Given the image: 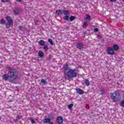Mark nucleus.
<instances>
[{
	"label": "nucleus",
	"instance_id": "17",
	"mask_svg": "<svg viewBox=\"0 0 124 124\" xmlns=\"http://www.w3.org/2000/svg\"><path fill=\"white\" fill-rule=\"evenodd\" d=\"M87 26H88V23H87V22H85L83 23V28L84 29H86Z\"/></svg>",
	"mask_w": 124,
	"mask_h": 124
},
{
	"label": "nucleus",
	"instance_id": "32",
	"mask_svg": "<svg viewBox=\"0 0 124 124\" xmlns=\"http://www.w3.org/2000/svg\"><path fill=\"white\" fill-rule=\"evenodd\" d=\"M2 2H7V0H1Z\"/></svg>",
	"mask_w": 124,
	"mask_h": 124
},
{
	"label": "nucleus",
	"instance_id": "20",
	"mask_svg": "<svg viewBox=\"0 0 124 124\" xmlns=\"http://www.w3.org/2000/svg\"><path fill=\"white\" fill-rule=\"evenodd\" d=\"M44 49L46 51H48V50L49 49V48L48 47V46L47 45L44 46Z\"/></svg>",
	"mask_w": 124,
	"mask_h": 124
},
{
	"label": "nucleus",
	"instance_id": "8",
	"mask_svg": "<svg viewBox=\"0 0 124 124\" xmlns=\"http://www.w3.org/2000/svg\"><path fill=\"white\" fill-rule=\"evenodd\" d=\"M112 49L114 51H118V50H119V46H118L117 45H113L112 46Z\"/></svg>",
	"mask_w": 124,
	"mask_h": 124
},
{
	"label": "nucleus",
	"instance_id": "5",
	"mask_svg": "<svg viewBox=\"0 0 124 124\" xmlns=\"http://www.w3.org/2000/svg\"><path fill=\"white\" fill-rule=\"evenodd\" d=\"M6 19L8 24H9L10 25H12V26L13 25V19L11 18V17L7 16L6 17Z\"/></svg>",
	"mask_w": 124,
	"mask_h": 124
},
{
	"label": "nucleus",
	"instance_id": "19",
	"mask_svg": "<svg viewBox=\"0 0 124 124\" xmlns=\"http://www.w3.org/2000/svg\"><path fill=\"white\" fill-rule=\"evenodd\" d=\"M14 12L15 13V14H19V10H18L17 9L14 10Z\"/></svg>",
	"mask_w": 124,
	"mask_h": 124
},
{
	"label": "nucleus",
	"instance_id": "21",
	"mask_svg": "<svg viewBox=\"0 0 124 124\" xmlns=\"http://www.w3.org/2000/svg\"><path fill=\"white\" fill-rule=\"evenodd\" d=\"M86 19L89 20V21L91 20V16H90L89 15H87L86 16Z\"/></svg>",
	"mask_w": 124,
	"mask_h": 124
},
{
	"label": "nucleus",
	"instance_id": "23",
	"mask_svg": "<svg viewBox=\"0 0 124 124\" xmlns=\"http://www.w3.org/2000/svg\"><path fill=\"white\" fill-rule=\"evenodd\" d=\"M68 107L69 109L72 108V107H73V104H70V105H68Z\"/></svg>",
	"mask_w": 124,
	"mask_h": 124
},
{
	"label": "nucleus",
	"instance_id": "26",
	"mask_svg": "<svg viewBox=\"0 0 124 124\" xmlns=\"http://www.w3.org/2000/svg\"><path fill=\"white\" fill-rule=\"evenodd\" d=\"M41 83H43V84H46V80L44 79H42L41 81Z\"/></svg>",
	"mask_w": 124,
	"mask_h": 124
},
{
	"label": "nucleus",
	"instance_id": "35",
	"mask_svg": "<svg viewBox=\"0 0 124 124\" xmlns=\"http://www.w3.org/2000/svg\"><path fill=\"white\" fill-rule=\"evenodd\" d=\"M34 23H37V20H34Z\"/></svg>",
	"mask_w": 124,
	"mask_h": 124
},
{
	"label": "nucleus",
	"instance_id": "25",
	"mask_svg": "<svg viewBox=\"0 0 124 124\" xmlns=\"http://www.w3.org/2000/svg\"><path fill=\"white\" fill-rule=\"evenodd\" d=\"M63 19L64 20H68V19H69V17L68 16H65L63 17Z\"/></svg>",
	"mask_w": 124,
	"mask_h": 124
},
{
	"label": "nucleus",
	"instance_id": "28",
	"mask_svg": "<svg viewBox=\"0 0 124 124\" xmlns=\"http://www.w3.org/2000/svg\"><path fill=\"white\" fill-rule=\"evenodd\" d=\"M18 29L20 31H23V26H19Z\"/></svg>",
	"mask_w": 124,
	"mask_h": 124
},
{
	"label": "nucleus",
	"instance_id": "15",
	"mask_svg": "<svg viewBox=\"0 0 124 124\" xmlns=\"http://www.w3.org/2000/svg\"><path fill=\"white\" fill-rule=\"evenodd\" d=\"M63 13L64 15H69V11H68L64 10L63 11Z\"/></svg>",
	"mask_w": 124,
	"mask_h": 124
},
{
	"label": "nucleus",
	"instance_id": "14",
	"mask_svg": "<svg viewBox=\"0 0 124 124\" xmlns=\"http://www.w3.org/2000/svg\"><path fill=\"white\" fill-rule=\"evenodd\" d=\"M77 48H78V49H81V48H83V45L81 43L78 44L77 45Z\"/></svg>",
	"mask_w": 124,
	"mask_h": 124
},
{
	"label": "nucleus",
	"instance_id": "7",
	"mask_svg": "<svg viewBox=\"0 0 124 124\" xmlns=\"http://www.w3.org/2000/svg\"><path fill=\"white\" fill-rule=\"evenodd\" d=\"M77 93H79V94H83L84 93V92L83 90H81L80 89H77L76 90Z\"/></svg>",
	"mask_w": 124,
	"mask_h": 124
},
{
	"label": "nucleus",
	"instance_id": "16",
	"mask_svg": "<svg viewBox=\"0 0 124 124\" xmlns=\"http://www.w3.org/2000/svg\"><path fill=\"white\" fill-rule=\"evenodd\" d=\"M5 23H6V21L5 20H4V19H1V21H0V23L2 25H5Z\"/></svg>",
	"mask_w": 124,
	"mask_h": 124
},
{
	"label": "nucleus",
	"instance_id": "10",
	"mask_svg": "<svg viewBox=\"0 0 124 124\" xmlns=\"http://www.w3.org/2000/svg\"><path fill=\"white\" fill-rule=\"evenodd\" d=\"M56 14L58 15H62L63 14V11L62 10H57L56 11Z\"/></svg>",
	"mask_w": 124,
	"mask_h": 124
},
{
	"label": "nucleus",
	"instance_id": "1",
	"mask_svg": "<svg viewBox=\"0 0 124 124\" xmlns=\"http://www.w3.org/2000/svg\"><path fill=\"white\" fill-rule=\"evenodd\" d=\"M8 74H5L2 76V79L5 81H10L13 82L14 80H16L18 78V72L15 69H13L11 67H8Z\"/></svg>",
	"mask_w": 124,
	"mask_h": 124
},
{
	"label": "nucleus",
	"instance_id": "3",
	"mask_svg": "<svg viewBox=\"0 0 124 124\" xmlns=\"http://www.w3.org/2000/svg\"><path fill=\"white\" fill-rule=\"evenodd\" d=\"M111 97L115 102H117L121 99V95L117 92L112 93Z\"/></svg>",
	"mask_w": 124,
	"mask_h": 124
},
{
	"label": "nucleus",
	"instance_id": "2",
	"mask_svg": "<svg viewBox=\"0 0 124 124\" xmlns=\"http://www.w3.org/2000/svg\"><path fill=\"white\" fill-rule=\"evenodd\" d=\"M64 74L65 79L69 80L72 78H76L77 77V72L76 69H72L68 68V65L65 64L63 65Z\"/></svg>",
	"mask_w": 124,
	"mask_h": 124
},
{
	"label": "nucleus",
	"instance_id": "11",
	"mask_svg": "<svg viewBox=\"0 0 124 124\" xmlns=\"http://www.w3.org/2000/svg\"><path fill=\"white\" fill-rule=\"evenodd\" d=\"M39 44L40 46H44V45H45V41L41 40L39 41Z\"/></svg>",
	"mask_w": 124,
	"mask_h": 124
},
{
	"label": "nucleus",
	"instance_id": "6",
	"mask_svg": "<svg viewBox=\"0 0 124 124\" xmlns=\"http://www.w3.org/2000/svg\"><path fill=\"white\" fill-rule=\"evenodd\" d=\"M57 123L59 124H62L63 123V118L62 116H59L57 118Z\"/></svg>",
	"mask_w": 124,
	"mask_h": 124
},
{
	"label": "nucleus",
	"instance_id": "18",
	"mask_svg": "<svg viewBox=\"0 0 124 124\" xmlns=\"http://www.w3.org/2000/svg\"><path fill=\"white\" fill-rule=\"evenodd\" d=\"M48 41L51 45H53V44H54V43H53V40H52V39H48Z\"/></svg>",
	"mask_w": 124,
	"mask_h": 124
},
{
	"label": "nucleus",
	"instance_id": "30",
	"mask_svg": "<svg viewBox=\"0 0 124 124\" xmlns=\"http://www.w3.org/2000/svg\"><path fill=\"white\" fill-rule=\"evenodd\" d=\"M31 124H35V121H34V120L31 119Z\"/></svg>",
	"mask_w": 124,
	"mask_h": 124
},
{
	"label": "nucleus",
	"instance_id": "12",
	"mask_svg": "<svg viewBox=\"0 0 124 124\" xmlns=\"http://www.w3.org/2000/svg\"><path fill=\"white\" fill-rule=\"evenodd\" d=\"M38 55L39 57H40V58H42L44 56V53L42 52V51L40 50L38 53Z\"/></svg>",
	"mask_w": 124,
	"mask_h": 124
},
{
	"label": "nucleus",
	"instance_id": "13",
	"mask_svg": "<svg viewBox=\"0 0 124 124\" xmlns=\"http://www.w3.org/2000/svg\"><path fill=\"white\" fill-rule=\"evenodd\" d=\"M84 82L86 86H90V81L88 79H85Z\"/></svg>",
	"mask_w": 124,
	"mask_h": 124
},
{
	"label": "nucleus",
	"instance_id": "9",
	"mask_svg": "<svg viewBox=\"0 0 124 124\" xmlns=\"http://www.w3.org/2000/svg\"><path fill=\"white\" fill-rule=\"evenodd\" d=\"M43 123H45L46 124H48V123H50V122H51V119L50 118H46L43 120Z\"/></svg>",
	"mask_w": 124,
	"mask_h": 124
},
{
	"label": "nucleus",
	"instance_id": "29",
	"mask_svg": "<svg viewBox=\"0 0 124 124\" xmlns=\"http://www.w3.org/2000/svg\"><path fill=\"white\" fill-rule=\"evenodd\" d=\"M98 31H99L98 28H94V31L95 32Z\"/></svg>",
	"mask_w": 124,
	"mask_h": 124
},
{
	"label": "nucleus",
	"instance_id": "31",
	"mask_svg": "<svg viewBox=\"0 0 124 124\" xmlns=\"http://www.w3.org/2000/svg\"><path fill=\"white\" fill-rule=\"evenodd\" d=\"M97 37L99 38V39H100V38H102V36L101 35H97Z\"/></svg>",
	"mask_w": 124,
	"mask_h": 124
},
{
	"label": "nucleus",
	"instance_id": "33",
	"mask_svg": "<svg viewBox=\"0 0 124 124\" xmlns=\"http://www.w3.org/2000/svg\"><path fill=\"white\" fill-rule=\"evenodd\" d=\"M110 1H112V2H115L116 1V0H110Z\"/></svg>",
	"mask_w": 124,
	"mask_h": 124
},
{
	"label": "nucleus",
	"instance_id": "22",
	"mask_svg": "<svg viewBox=\"0 0 124 124\" xmlns=\"http://www.w3.org/2000/svg\"><path fill=\"white\" fill-rule=\"evenodd\" d=\"M75 19V16H71L70 17V21L71 22H72V21H73Z\"/></svg>",
	"mask_w": 124,
	"mask_h": 124
},
{
	"label": "nucleus",
	"instance_id": "34",
	"mask_svg": "<svg viewBox=\"0 0 124 124\" xmlns=\"http://www.w3.org/2000/svg\"><path fill=\"white\" fill-rule=\"evenodd\" d=\"M22 0H16V1H18V2H20Z\"/></svg>",
	"mask_w": 124,
	"mask_h": 124
},
{
	"label": "nucleus",
	"instance_id": "27",
	"mask_svg": "<svg viewBox=\"0 0 124 124\" xmlns=\"http://www.w3.org/2000/svg\"><path fill=\"white\" fill-rule=\"evenodd\" d=\"M121 105L122 106V107H123V108H124V101H122L121 103Z\"/></svg>",
	"mask_w": 124,
	"mask_h": 124
},
{
	"label": "nucleus",
	"instance_id": "36",
	"mask_svg": "<svg viewBox=\"0 0 124 124\" xmlns=\"http://www.w3.org/2000/svg\"><path fill=\"white\" fill-rule=\"evenodd\" d=\"M123 0V1H124V0Z\"/></svg>",
	"mask_w": 124,
	"mask_h": 124
},
{
	"label": "nucleus",
	"instance_id": "4",
	"mask_svg": "<svg viewBox=\"0 0 124 124\" xmlns=\"http://www.w3.org/2000/svg\"><path fill=\"white\" fill-rule=\"evenodd\" d=\"M107 54L108 55H110V56H114V55H115L114 49H113V48L111 47H108Z\"/></svg>",
	"mask_w": 124,
	"mask_h": 124
},
{
	"label": "nucleus",
	"instance_id": "24",
	"mask_svg": "<svg viewBox=\"0 0 124 124\" xmlns=\"http://www.w3.org/2000/svg\"><path fill=\"white\" fill-rule=\"evenodd\" d=\"M10 26H12V25L10 24L9 23L6 24V28L7 29H9L10 28Z\"/></svg>",
	"mask_w": 124,
	"mask_h": 124
}]
</instances>
